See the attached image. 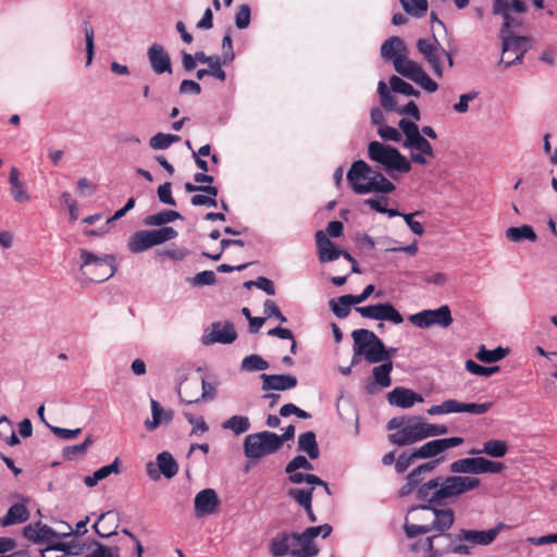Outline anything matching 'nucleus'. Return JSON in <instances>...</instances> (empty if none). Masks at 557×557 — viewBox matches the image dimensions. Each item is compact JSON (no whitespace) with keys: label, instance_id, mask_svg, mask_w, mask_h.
<instances>
[{"label":"nucleus","instance_id":"1","mask_svg":"<svg viewBox=\"0 0 557 557\" xmlns=\"http://www.w3.org/2000/svg\"><path fill=\"white\" fill-rule=\"evenodd\" d=\"M438 462L440 460L429 461L413 469L399 490L401 496L416 491L417 498L428 503V505L412 508L404 525L409 539L429 534L411 546V550L421 557H441L447 548L449 530L455 522V511L451 508L435 506L454 502L481 484L480 479L473 476H435L422 483V474L432 472Z\"/></svg>","mask_w":557,"mask_h":557},{"label":"nucleus","instance_id":"2","mask_svg":"<svg viewBox=\"0 0 557 557\" xmlns=\"http://www.w3.org/2000/svg\"><path fill=\"white\" fill-rule=\"evenodd\" d=\"M405 139L403 147L409 150V158L397 148L373 140L368 145V157L385 171L393 180L411 171V163L425 165L434 157L432 145L422 136L414 122L401 119L398 123Z\"/></svg>","mask_w":557,"mask_h":557},{"label":"nucleus","instance_id":"3","mask_svg":"<svg viewBox=\"0 0 557 557\" xmlns=\"http://www.w3.org/2000/svg\"><path fill=\"white\" fill-rule=\"evenodd\" d=\"M406 45L398 37L388 38L381 47L384 59L392 60L395 71L401 76L414 82L428 92L437 90L438 85L423 70L421 64L406 57Z\"/></svg>","mask_w":557,"mask_h":557},{"label":"nucleus","instance_id":"4","mask_svg":"<svg viewBox=\"0 0 557 557\" xmlns=\"http://www.w3.org/2000/svg\"><path fill=\"white\" fill-rule=\"evenodd\" d=\"M346 180L351 190L357 195H388L396 189L394 183L363 160L351 163Z\"/></svg>","mask_w":557,"mask_h":557},{"label":"nucleus","instance_id":"5","mask_svg":"<svg viewBox=\"0 0 557 557\" xmlns=\"http://www.w3.org/2000/svg\"><path fill=\"white\" fill-rule=\"evenodd\" d=\"M447 432V426L443 424H432L423 422L421 419H412L407 421L401 430L389 434L388 440L397 446H409L428 437L444 435Z\"/></svg>","mask_w":557,"mask_h":557},{"label":"nucleus","instance_id":"6","mask_svg":"<svg viewBox=\"0 0 557 557\" xmlns=\"http://www.w3.org/2000/svg\"><path fill=\"white\" fill-rule=\"evenodd\" d=\"M81 271L94 282H103L116 272L115 257L113 255H96L86 249L79 250Z\"/></svg>","mask_w":557,"mask_h":557},{"label":"nucleus","instance_id":"7","mask_svg":"<svg viewBox=\"0 0 557 557\" xmlns=\"http://www.w3.org/2000/svg\"><path fill=\"white\" fill-rule=\"evenodd\" d=\"M281 448L278 435L262 431L249 434L244 440V454L249 459H260L276 453Z\"/></svg>","mask_w":557,"mask_h":557},{"label":"nucleus","instance_id":"8","mask_svg":"<svg viewBox=\"0 0 557 557\" xmlns=\"http://www.w3.org/2000/svg\"><path fill=\"white\" fill-rule=\"evenodd\" d=\"M176 237L177 231L172 226H163L151 231H138L129 237L127 248L133 253H139Z\"/></svg>","mask_w":557,"mask_h":557},{"label":"nucleus","instance_id":"9","mask_svg":"<svg viewBox=\"0 0 557 557\" xmlns=\"http://www.w3.org/2000/svg\"><path fill=\"white\" fill-rule=\"evenodd\" d=\"M331 532L332 527L329 523H324L307 528L301 533H292L294 541L293 557H315L319 554V548L314 543V539L319 535L325 539Z\"/></svg>","mask_w":557,"mask_h":557},{"label":"nucleus","instance_id":"10","mask_svg":"<svg viewBox=\"0 0 557 557\" xmlns=\"http://www.w3.org/2000/svg\"><path fill=\"white\" fill-rule=\"evenodd\" d=\"M356 346L363 350V358L369 363H377L391 359L383 342L372 332L364 329L355 330L351 334Z\"/></svg>","mask_w":557,"mask_h":557},{"label":"nucleus","instance_id":"11","mask_svg":"<svg viewBox=\"0 0 557 557\" xmlns=\"http://www.w3.org/2000/svg\"><path fill=\"white\" fill-rule=\"evenodd\" d=\"M417 49L423 59L431 66L434 75L438 78L443 77L444 70L442 60L445 59L449 67L454 66V60L449 52H447L436 38H420L417 41Z\"/></svg>","mask_w":557,"mask_h":557},{"label":"nucleus","instance_id":"12","mask_svg":"<svg viewBox=\"0 0 557 557\" xmlns=\"http://www.w3.org/2000/svg\"><path fill=\"white\" fill-rule=\"evenodd\" d=\"M505 466L502 462L493 461L481 456L457 459L450 463L449 470L456 474H471L470 476L484 473H500Z\"/></svg>","mask_w":557,"mask_h":557},{"label":"nucleus","instance_id":"13","mask_svg":"<svg viewBox=\"0 0 557 557\" xmlns=\"http://www.w3.org/2000/svg\"><path fill=\"white\" fill-rule=\"evenodd\" d=\"M502 38V62L506 67L521 63L524 53L531 49L532 40L530 37L519 34H499Z\"/></svg>","mask_w":557,"mask_h":557},{"label":"nucleus","instance_id":"14","mask_svg":"<svg viewBox=\"0 0 557 557\" xmlns=\"http://www.w3.org/2000/svg\"><path fill=\"white\" fill-rule=\"evenodd\" d=\"M408 320L420 329H429L432 326L446 329L454 321L448 305H443L436 309H424L414 314H410Z\"/></svg>","mask_w":557,"mask_h":557},{"label":"nucleus","instance_id":"15","mask_svg":"<svg viewBox=\"0 0 557 557\" xmlns=\"http://www.w3.org/2000/svg\"><path fill=\"white\" fill-rule=\"evenodd\" d=\"M504 522L496 523L493 528L487 530H475V529H461L458 534V539L465 541L474 546H488L491 545L499 533L508 529Z\"/></svg>","mask_w":557,"mask_h":557},{"label":"nucleus","instance_id":"16","mask_svg":"<svg viewBox=\"0 0 557 557\" xmlns=\"http://www.w3.org/2000/svg\"><path fill=\"white\" fill-rule=\"evenodd\" d=\"M356 311L359 312L362 318L389 321L394 324H400L404 321L403 315L389 302L356 307Z\"/></svg>","mask_w":557,"mask_h":557},{"label":"nucleus","instance_id":"17","mask_svg":"<svg viewBox=\"0 0 557 557\" xmlns=\"http://www.w3.org/2000/svg\"><path fill=\"white\" fill-rule=\"evenodd\" d=\"M221 505L215 490L205 488L198 492L194 498V511L197 518L214 515Z\"/></svg>","mask_w":557,"mask_h":557},{"label":"nucleus","instance_id":"18","mask_svg":"<svg viewBox=\"0 0 557 557\" xmlns=\"http://www.w3.org/2000/svg\"><path fill=\"white\" fill-rule=\"evenodd\" d=\"M462 443L463 438L458 436L432 440L416 448L414 456H418L419 459L434 458L445 450L457 447Z\"/></svg>","mask_w":557,"mask_h":557},{"label":"nucleus","instance_id":"19","mask_svg":"<svg viewBox=\"0 0 557 557\" xmlns=\"http://www.w3.org/2000/svg\"><path fill=\"white\" fill-rule=\"evenodd\" d=\"M237 337V333L232 323H213L210 329L206 330L201 337L203 345L209 346L215 343L231 344Z\"/></svg>","mask_w":557,"mask_h":557},{"label":"nucleus","instance_id":"20","mask_svg":"<svg viewBox=\"0 0 557 557\" xmlns=\"http://www.w3.org/2000/svg\"><path fill=\"white\" fill-rule=\"evenodd\" d=\"M493 13L502 15L504 20L500 34H518L519 28L522 27V17L512 16L510 13L509 0H494Z\"/></svg>","mask_w":557,"mask_h":557},{"label":"nucleus","instance_id":"21","mask_svg":"<svg viewBox=\"0 0 557 557\" xmlns=\"http://www.w3.org/2000/svg\"><path fill=\"white\" fill-rule=\"evenodd\" d=\"M147 58L156 74L161 75L163 73H172L170 54L160 44H152L148 48Z\"/></svg>","mask_w":557,"mask_h":557},{"label":"nucleus","instance_id":"22","mask_svg":"<svg viewBox=\"0 0 557 557\" xmlns=\"http://www.w3.org/2000/svg\"><path fill=\"white\" fill-rule=\"evenodd\" d=\"M388 403L403 409L411 408L417 403H423V397L406 387H395L387 395Z\"/></svg>","mask_w":557,"mask_h":557},{"label":"nucleus","instance_id":"23","mask_svg":"<svg viewBox=\"0 0 557 557\" xmlns=\"http://www.w3.org/2000/svg\"><path fill=\"white\" fill-rule=\"evenodd\" d=\"M263 391H286L297 385L296 376L292 374H265L261 375Z\"/></svg>","mask_w":557,"mask_h":557},{"label":"nucleus","instance_id":"24","mask_svg":"<svg viewBox=\"0 0 557 557\" xmlns=\"http://www.w3.org/2000/svg\"><path fill=\"white\" fill-rule=\"evenodd\" d=\"M293 537L292 533L281 532L273 536L269 543V553L272 557H284L290 555L293 557Z\"/></svg>","mask_w":557,"mask_h":557},{"label":"nucleus","instance_id":"25","mask_svg":"<svg viewBox=\"0 0 557 557\" xmlns=\"http://www.w3.org/2000/svg\"><path fill=\"white\" fill-rule=\"evenodd\" d=\"M315 242L319 260L321 262H331L337 260L342 256V250L335 247L323 231H318L315 233Z\"/></svg>","mask_w":557,"mask_h":557},{"label":"nucleus","instance_id":"26","mask_svg":"<svg viewBox=\"0 0 557 557\" xmlns=\"http://www.w3.org/2000/svg\"><path fill=\"white\" fill-rule=\"evenodd\" d=\"M23 535L25 539L36 544L44 543L59 536L52 528L40 522L26 525L23 530Z\"/></svg>","mask_w":557,"mask_h":557},{"label":"nucleus","instance_id":"27","mask_svg":"<svg viewBox=\"0 0 557 557\" xmlns=\"http://www.w3.org/2000/svg\"><path fill=\"white\" fill-rule=\"evenodd\" d=\"M151 407V419H147L145 421V428L148 431L156 430L159 425L163 423H169L172 421L174 413L172 410H165L157 400L150 399Z\"/></svg>","mask_w":557,"mask_h":557},{"label":"nucleus","instance_id":"28","mask_svg":"<svg viewBox=\"0 0 557 557\" xmlns=\"http://www.w3.org/2000/svg\"><path fill=\"white\" fill-rule=\"evenodd\" d=\"M509 450V445L506 441L503 440H488L483 443V446L479 450H471V455H480L484 454L492 458H503L507 455Z\"/></svg>","mask_w":557,"mask_h":557},{"label":"nucleus","instance_id":"29","mask_svg":"<svg viewBox=\"0 0 557 557\" xmlns=\"http://www.w3.org/2000/svg\"><path fill=\"white\" fill-rule=\"evenodd\" d=\"M29 518V512L26 507V500L23 503H16L12 505L7 515L1 520L2 527H9L13 524H18L27 521Z\"/></svg>","mask_w":557,"mask_h":557},{"label":"nucleus","instance_id":"30","mask_svg":"<svg viewBox=\"0 0 557 557\" xmlns=\"http://www.w3.org/2000/svg\"><path fill=\"white\" fill-rule=\"evenodd\" d=\"M505 236L511 243H521L522 240L534 243L537 239V235L533 227L528 224L507 228Z\"/></svg>","mask_w":557,"mask_h":557},{"label":"nucleus","instance_id":"31","mask_svg":"<svg viewBox=\"0 0 557 557\" xmlns=\"http://www.w3.org/2000/svg\"><path fill=\"white\" fill-rule=\"evenodd\" d=\"M298 450L306 453L311 459H317L319 457L320 450L315 434L312 431H308L299 435Z\"/></svg>","mask_w":557,"mask_h":557},{"label":"nucleus","instance_id":"32","mask_svg":"<svg viewBox=\"0 0 557 557\" xmlns=\"http://www.w3.org/2000/svg\"><path fill=\"white\" fill-rule=\"evenodd\" d=\"M430 416H442L450 413H462V401L457 399H446L438 405H433L428 409Z\"/></svg>","mask_w":557,"mask_h":557},{"label":"nucleus","instance_id":"33","mask_svg":"<svg viewBox=\"0 0 557 557\" xmlns=\"http://www.w3.org/2000/svg\"><path fill=\"white\" fill-rule=\"evenodd\" d=\"M157 465L160 472L168 479L175 476L178 471L177 462L168 451H162L157 456Z\"/></svg>","mask_w":557,"mask_h":557},{"label":"nucleus","instance_id":"34","mask_svg":"<svg viewBox=\"0 0 557 557\" xmlns=\"http://www.w3.org/2000/svg\"><path fill=\"white\" fill-rule=\"evenodd\" d=\"M221 426L223 430L232 431L235 435H240L250 429V421L246 416L235 414L226 419Z\"/></svg>","mask_w":557,"mask_h":557},{"label":"nucleus","instance_id":"35","mask_svg":"<svg viewBox=\"0 0 557 557\" xmlns=\"http://www.w3.org/2000/svg\"><path fill=\"white\" fill-rule=\"evenodd\" d=\"M382 362V364L373 368V379L381 387H388L392 384L391 372L393 370V362L391 359Z\"/></svg>","mask_w":557,"mask_h":557},{"label":"nucleus","instance_id":"36","mask_svg":"<svg viewBox=\"0 0 557 557\" xmlns=\"http://www.w3.org/2000/svg\"><path fill=\"white\" fill-rule=\"evenodd\" d=\"M329 305L332 312L337 318L343 319L349 314L351 306L356 304L352 301L351 295H343L336 299L330 300Z\"/></svg>","mask_w":557,"mask_h":557},{"label":"nucleus","instance_id":"37","mask_svg":"<svg viewBox=\"0 0 557 557\" xmlns=\"http://www.w3.org/2000/svg\"><path fill=\"white\" fill-rule=\"evenodd\" d=\"M288 474V480L293 484H307L308 486L322 485L329 491L327 484L323 482L319 476L310 473H302L299 470H294L293 472H286Z\"/></svg>","mask_w":557,"mask_h":557},{"label":"nucleus","instance_id":"38","mask_svg":"<svg viewBox=\"0 0 557 557\" xmlns=\"http://www.w3.org/2000/svg\"><path fill=\"white\" fill-rule=\"evenodd\" d=\"M181 218V214L176 211L164 210L146 216L144 223L148 226H162Z\"/></svg>","mask_w":557,"mask_h":557},{"label":"nucleus","instance_id":"39","mask_svg":"<svg viewBox=\"0 0 557 557\" xmlns=\"http://www.w3.org/2000/svg\"><path fill=\"white\" fill-rule=\"evenodd\" d=\"M314 486L304 488L293 487L287 491V495L299 504L304 509H309L312 504V492Z\"/></svg>","mask_w":557,"mask_h":557},{"label":"nucleus","instance_id":"40","mask_svg":"<svg viewBox=\"0 0 557 557\" xmlns=\"http://www.w3.org/2000/svg\"><path fill=\"white\" fill-rule=\"evenodd\" d=\"M472 548L473 546L471 544L459 540L458 536L455 539L453 534L449 533V542L447 544V548L441 554V557L449 553L469 556L472 554Z\"/></svg>","mask_w":557,"mask_h":557},{"label":"nucleus","instance_id":"41","mask_svg":"<svg viewBox=\"0 0 557 557\" xmlns=\"http://www.w3.org/2000/svg\"><path fill=\"white\" fill-rule=\"evenodd\" d=\"M199 389L198 381H189L184 386H182L178 391L181 401L185 404H194L200 400L199 396H197Z\"/></svg>","mask_w":557,"mask_h":557},{"label":"nucleus","instance_id":"42","mask_svg":"<svg viewBox=\"0 0 557 557\" xmlns=\"http://www.w3.org/2000/svg\"><path fill=\"white\" fill-rule=\"evenodd\" d=\"M377 94L380 96V101L382 107L388 111H395L397 109L396 100L397 98L388 90V87L385 82L380 81L377 84Z\"/></svg>","mask_w":557,"mask_h":557},{"label":"nucleus","instance_id":"43","mask_svg":"<svg viewBox=\"0 0 557 557\" xmlns=\"http://www.w3.org/2000/svg\"><path fill=\"white\" fill-rule=\"evenodd\" d=\"M507 350L504 349L503 347H497L495 349L488 350L485 348V346H481L478 352L475 354V357L482 362L492 363L505 358Z\"/></svg>","mask_w":557,"mask_h":557},{"label":"nucleus","instance_id":"44","mask_svg":"<svg viewBox=\"0 0 557 557\" xmlns=\"http://www.w3.org/2000/svg\"><path fill=\"white\" fill-rule=\"evenodd\" d=\"M240 368L247 372L263 371L269 368V363L259 355H249L243 359Z\"/></svg>","mask_w":557,"mask_h":557},{"label":"nucleus","instance_id":"45","mask_svg":"<svg viewBox=\"0 0 557 557\" xmlns=\"http://www.w3.org/2000/svg\"><path fill=\"white\" fill-rule=\"evenodd\" d=\"M399 2L408 14L416 17L423 16L429 7L426 0H399Z\"/></svg>","mask_w":557,"mask_h":557},{"label":"nucleus","instance_id":"46","mask_svg":"<svg viewBox=\"0 0 557 557\" xmlns=\"http://www.w3.org/2000/svg\"><path fill=\"white\" fill-rule=\"evenodd\" d=\"M180 140V136L172 134L158 133L149 140V145L154 150L169 148L173 143Z\"/></svg>","mask_w":557,"mask_h":557},{"label":"nucleus","instance_id":"47","mask_svg":"<svg viewBox=\"0 0 557 557\" xmlns=\"http://www.w3.org/2000/svg\"><path fill=\"white\" fill-rule=\"evenodd\" d=\"M187 282L195 287L211 286L216 283V275L211 270H205L193 277H188Z\"/></svg>","mask_w":557,"mask_h":557},{"label":"nucleus","instance_id":"48","mask_svg":"<svg viewBox=\"0 0 557 557\" xmlns=\"http://www.w3.org/2000/svg\"><path fill=\"white\" fill-rule=\"evenodd\" d=\"M389 85L393 91L405 95V96H419V91L413 86L400 77L393 75L389 78Z\"/></svg>","mask_w":557,"mask_h":557},{"label":"nucleus","instance_id":"49","mask_svg":"<svg viewBox=\"0 0 557 557\" xmlns=\"http://www.w3.org/2000/svg\"><path fill=\"white\" fill-rule=\"evenodd\" d=\"M223 65H225L223 58L219 55H211V59L208 62V71L210 72V76L220 82H224L226 79V73L222 69Z\"/></svg>","mask_w":557,"mask_h":557},{"label":"nucleus","instance_id":"50","mask_svg":"<svg viewBox=\"0 0 557 557\" xmlns=\"http://www.w3.org/2000/svg\"><path fill=\"white\" fill-rule=\"evenodd\" d=\"M185 418L193 425L190 436H199L208 432L209 426L203 417L186 412Z\"/></svg>","mask_w":557,"mask_h":557},{"label":"nucleus","instance_id":"51","mask_svg":"<svg viewBox=\"0 0 557 557\" xmlns=\"http://www.w3.org/2000/svg\"><path fill=\"white\" fill-rule=\"evenodd\" d=\"M88 557H120V546L112 545L106 546L101 543L96 542L95 548L88 554Z\"/></svg>","mask_w":557,"mask_h":557},{"label":"nucleus","instance_id":"52","mask_svg":"<svg viewBox=\"0 0 557 557\" xmlns=\"http://www.w3.org/2000/svg\"><path fill=\"white\" fill-rule=\"evenodd\" d=\"M465 368L468 372L474 375L479 376H491L492 374L496 373L499 368L497 366L495 367H483L474 362L473 360L469 359L466 361Z\"/></svg>","mask_w":557,"mask_h":557},{"label":"nucleus","instance_id":"53","mask_svg":"<svg viewBox=\"0 0 557 557\" xmlns=\"http://www.w3.org/2000/svg\"><path fill=\"white\" fill-rule=\"evenodd\" d=\"M479 97V91L471 90L459 96V99L454 103L453 109L460 114L468 112L469 103Z\"/></svg>","mask_w":557,"mask_h":557},{"label":"nucleus","instance_id":"54","mask_svg":"<svg viewBox=\"0 0 557 557\" xmlns=\"http://www.w3.org/2000/svg\"><path fill=\"white\" fill-rule=\"evenodd\" d=\"M94 443V438L91 435H88L86 440L79 444L74 446H69L64 448L63 454L66 459H73L76 455H84L88 447Z\"/></svg>","mask_w":557,"mask_h":557},{"label":"nucleus","instance_id":"55","mask_svg":"<svg viewBox=\"0 0 557 557\" xmlns=\"http://www.w3.org/2000/svg\"><path fill=\"white\" fill-rule=\"evenodd\" d=\"M401 131L399 132L397 128L387 124L377 127L379 136L385 141L399 143L401 140Z\"/></svg>","mask_w":557,"mask_h":557},{"label":"nucleus","instance_id":"56","mask_svg":"<svg viewBox=\"0 0 557 557\" xmlns=\"http://www.w3.org/2000/svg\"><path fill=\"white\" fill-rule=\"evenodd\" d=\"M294 470L311 471L313 466L305 456L299 455L294 457L285 468L286 472H293Z\"/></svg>","mask_w":557,"mask_h":557},{"label":"nucleus","instance_id":"57","mask_svg":"<svg viewBox=\"0 0 557 557\" xmlns=\"http://www.w3.org/2000/svg\"><path fill=\"white\" fill-rule=\"evenodd\" d=\"M416 455V450L411 453H403L399 455L397 460L395 461V470L398 473H404L408 470V468L412 465L416 459H419Z\"/></svg>","mask_w":557,"mask_h":557},{"label":"nucleus","instance_id":"58","mask_svg":"<svg viewBox=\"0 0 557 557\" xmlns=\"http://www.w3.org/2000/svg\"><path fill=\"white\" fill-rule=\"evenodd\" d=\"M85 42H86V65L89 66L92 62L95 54L94 44V29L91 26L84 27Z\"/></svg>","mask_w":557,"mask_h":557},{"label":"nucleus","instance_id":"59","mask_svg":"<svg viewBox=\"0 0 557 557\" xmlns=\"http://www.w3.org/2000/svg\"><path fill=\"white\" fill-rule=\"evenodd\" d=\"M10 194L18 203H24L30 200V194L27 191L25 182L10 186Z\"/></svg>","mask_w":557,"mask_h":557},{"label":"nucleus","instance_id":"60","mask_svg":"<svg viewBox=\"0 0 557 557\" xmlns=\"http://www.w3.org/2000/svg\"><path fill=\"white\" fill-rule=\"evenodd\" d=\"M493 407V403H462V413L484 414Z\"/></svg>","mask_w":557,"mask_h":557},{"label":"nucleus","instance_id":"61","mask_svg":"<svg viewBox=\"0 0 557 557\" xmlns=\"http://www.w3.org/2000/svg\"><path fill=\"white\" fill-rule=\"evenodd\" d=\"M251 285L257 286L259 289L263 290L270 296L275 294L274 283L268 277L260 276L256 281H249L245 283V286L247 287H250Z\"/></svg>","mask_w":557,"mask_h":557},{"label":"nucleus","instance_id":"62","mask_svg":"<svg viewBox=\"0 0 557 557\" xmlns=\"http://www.w3.org/2000/svg\"><path fill=\"white\" fill-rule=\"evenodd\" d=\"M236 27L239 29H245L250 24V8L247 4H243L239 7L236 17H235Z\"/></svg>","mask_w":557,"mask_h":557},{"label":"nucleus","instance_id":"63","mask_svg":"<svg viewBox=\"0 0 557 557\" xmlns=\"http://www.w3.org/2000/svg\"><path fill=\"white\" fill-rule=\"evenodd\" d=\"M224 64H228L234 61L235 52L233 49V40L230 34H226L222 40V55Z\"/></svg>","mask_w":557,"mask_h":557},{"label":"nucleus","instance_id":"64","mask_svg":"<svg viewBox=\"0 0 557 557\" xmlns=\"http://www.w3.org/2000/svg\"><path fill=\"white\" fill-rule=\"evenodd\" d=\"M263 311L267 318H276L280 322L285 323L287 321L286 317L283 315V313L280 311L276 304L271 300L267 299L263 305Z\"/></svg>","mask_w":557,"mask_h":557}]
</instances>
